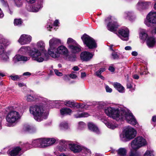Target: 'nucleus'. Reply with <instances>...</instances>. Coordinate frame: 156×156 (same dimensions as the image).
Listing matches in <instances>:
<instances>
[{"instance_id":"f257e3e1","label":"nucleus","mask_w":156,"mask_h":156,"mask_svg":"<svg viewBox=\"0 0 156 156\" xmlns=\"http://www.w3.org/2000/svg\"><path fill=\"white\" fill-rule=\"evenodd\" d=\"M105 112L108 116L116 120H125L128 123L133 125L137 123L132 114L127 109L120 110L117 108L109 107L105 109Z\"/></svg>"},{"instance_id":"f03ea898","label":"nucleus","mask_w":156,"mask_h":156,"mask_svg":"<svg viewBox=\"0 0 156 156\" xmlns=\"http://www.w3.org/2000/svg\"><path fill=\"white\" fill-rule=\"evenodd\" d=\"M30 112L34 116V119L38 122H41L47 118L48 111L45 106L43 105H37L30 106Z\"/></svg>"},{"instance_id":"7ed1b4c3","label":"nucleus","mask_w":156,"mask_h":156,"mask_svg":"<svg viewBox=\"0 0 156 156\" xmlns=\"http://www.w3.org/2000/svg\"><path fill=\"white\" fill-rule=\"evenodd\" d=\"M15 108L13 110L8 112L6 115V119L8 122L6 124L7 126H13L20 119L19 108Z\"/></svg>"},{"instance_id":"20e7f679","label":"nucleus","mask_w":156,"mask_h":156,"mask_svg":"<svg viewBox=\"0 0 156 156\" xmlns=\"http://www.w3.org/2000/svg\"><path fill=\"white\" fill-rule=\"evenodd\" d=\"M34 50H30L29 52V55L33 60L41 62L47 61L49 58L48 55L44 51H40L35 47L33 48Z\"/></svg>"},{"instance_id":"39448f33","label":"nucleus","mask_w":156,"mask_h":156,"mask_svg":"<svg viewBox=\"0 0 156 156\" xmlns=\"http://www.w3.org/2000/svg\"><path fill=\"white\" fill-rule=\"evenodd\" d=\"M66 48L63 46L61 45L58 47L48 48V54L52 58L55 59H58L61 56L66 55L67 52Z\"/></svg>"},{"instance_id":"423d86ee","label":"nucleus","mask_w":156,"mask_h":156,"mask_svg":"<svg viewBox=\"0 0 156 156\" xmlns=\"http://www.w3.org/2000/svg\"><path fill=\"white\" fill-rule=\"evenodd\" d=\"M136 131L134 128L128 127L125 128L120 134V137L122 141H127L134 138L136 134Z\"/></svg>"},{"instance_id":"0eeeda50","label":"nucleus","mask_w":156,"mask_h":156,"mask_svg":"<svg viewBox=\"0 0 156 156\" xmlns=\"http://www.w3.org/2000/svg\"><path fill=\"white\" fill-rule=\"evenodd\" d=\"M147 145L146 139L143 137L139 136L136 137L130 143L132 150L136 151L140 148Z\"/></svg>"},{"instance_id":"6e6552de","label":"nucleus","mask_w":156,"mask_h":156,"mask_svg":"<svg viewBox=\"0 0 156 156\" xmlns=\"http://www.w3.org/2000/svg\"><path fill=\"white\" fill-rule=\"evenodd\" d=\"M84 44L90 49L96 48L97 46L95 41L88 35L84 34L81 37Z\"/></svg>"},{"instance_id":"1a4fd4ad","label":"nucleus","mask_w":156,"mask_h":156,"mask_svg":"<svg viewBox=\"0 0 156 156\" xmlns=\"http://www.w3.org/2000/svg\"><path fill=\"white\" fill-rule=\"evenodd\" d=\"M144 23L148 27L151 26L152 24H156V12H149L144 20Z\"/></svg>"},{"instance_id":"9d476101","label":"nucleus","mask_w":156,"mask_h":156,"mask_svg":"<svg viewBox=\"0 0 156 156\" xmlns=\"http://www.w3.org/2000/svg\"><path fill=\"white\" fill-rule=\"evenodd\" d=\"M70 149L74 153H78L81 151L86 154L90 152V151L77 143H71L68 144Z\"/></svg>"},{"instance_id":"9b49d317","label":"nucleus","mask_w":156,"mask_h":156,"mask_svg":"<svg viewBox=\"0 0 156 156\" xmlns=\"http://www.w3.org/2000/svg\"><path fill=\"white\" fill-rule=\"evenodd\" d=\"M105 22L106 23H108L107 27L108 30L112 32L116 30L118 25L115 19L114 20L113 17L109 16L105 20Z\"/></svg>"},{"instance_id":"f8f14e48","label":"nucleus","mask_w":156,"mask_h":156,"mask_svg":"<svg viewBox=\"0 0 156 156\" xmlns=\"http://www.w3.org/2000/svg\"><path fill=\"white\" fill-rule=\"evenodd\" d=\"M32 38L30 35L23 34L21 35L18 41L21 45L27 44L31 42Z\"/></svg>"},{"instance_id":"ddd939ff","label":"nucleus","mask_w":156,"mask_h":156,"mask_svg":"<svg viewBox=\"0 0 156 156\" xmlns=\"http://www.w3.org/2000/svg\"><path fill=\"white\" fill-rule=\"evenodd\" d=\"M42 2L40 1L33 5H29L27 7V10L30 12H36L42 7Z\"/></svg>"},{"instance_id":"4468645a","label":"nucleus","mask_w":156,"mask_h":156,"mask_svg":"<svg viewBox=\"0 0 156 156\" xmlns=\"http://www.w3.org/2000/svg\"><path fill=\"white\" fill-rule=\"evenodd\" d=\"M119 37L122 40L127 41L129 40V30L127 28H124L119 30Z\"/></svg>"},{"instance_id":"2eb2a0df","label":"nucleus","mask_w":156,"mask_h":156,"mask_svg":"<svg viewBox=\"0 0 156 156\" xmlns=\"http://www.w3.org/2000/svg\"><path fill=\"white\" fill-rule=\"evenodd\" d=\"M93 55H94L90 52L84 51L81 53L80 57L82 61L87 62L91 59Z\"/></svg>"},{"instance_id":"dca6fc26","label":"nucleus","mask_w":156,"mask_h":156,"mask_svg":"<svg viewBox=\"0 0 156 156\" xmlns=\"http://www.w3.org/2000/svg\"><path fill=\"white\" fill-rule=\"evenodd\" d=\"M21 148L18 147L13 148L11 151H8L9 156H20L23 153Z\"/></svg>"},{"instance_id":"f3484780","label":"nucleus","mask_w":156,"mask_h":156,"mask_svg":"<svg viewBox=\"0 0 156 156\" xmlns=\"http://www.w3.org/2000/svg\"><path fill=\"white\" fill-rule=\"evenodd\" d=\"M68 47L70 52L74 54L79 53L81 51L80 46L77 43L74 45H70Z\"/></svg>"},{"instance_id":"a211bd4d","label":"nucleus","mask_w":156,"mask_h":156,"mask_svg":"<svg viewBox=\"0 0 156 156\" xmlns=\"http://www.w3.org/2000/svg\"><path fill=\"white\" fill-rule=\"evenodd\" d=\"M123 16L124 19L130 21L134 20L136 18L134 12L132 11H126L123 14Z\"/></svg>"},{"instance_id":"6ab92c4d","label":"nucleus","mask_w":156,"mask_h":156,"mask_svg":"<svg viewBox=\"0 0 156 156\" xmlns=\"http://www.w3.org/2000/svg\"><path fill=\"white\" fill-rule=\"evenodd\" d=\"M40 145H41L40 139H38L33 141L31 145H30L28 143L26 144L25 146L27 149H29L33 147H40Z\"/></svg>"},{"instance_id":"aec40b11","label":"nucleus","mask_w":156,"mask_h":156,"mask_svg":"<svg viewBox=\"0 0 156 156\" xmlns=\"http://www.w3.org/2000/svg\"><path fill=\"white\" fill-rule=\"evenodd\" d=\"M67 141L63 140H61L59 141V144L57 146V149L60 151H65L67 149Z\"/></svg>"},{"instance_id":"412c9836","label":"nucleus","mask_w":156,"mask_h":156,"mask_svg":"<svg viewBox=\"0 0 156 156\" xmlns=\"http://www.w3.org/2000/svg\"><path fill=\"white\" fill-rule=\"evenodd\" d=\"M30 59V57L21 55H16L13 58V61L15 63H16L19 61H23L26 62L28 61Z\"/></svg>"},{"instance_id":"4be33fe9","label":"nucleus","mask_w":156,"mask_h":156,"mask_svg":"<svg viewBox=\"0 0 156 156\" xmlns=\"http://www.w3.org/2000/svg\"><path fill=\"white\" fill-rule=\"evenodd\" d=\"M60 43V40L56 38H53L49 41V48H56L58 44Z\"/></svg>"},{"instance_id":"5701e85b","label":"nucleus","mask_w":156,"mask_h":156,"mask_svg":"<svg viewBox=\"0 0 156 156\" xmlns=\"http://www.w3.org/2000/svg\"><path fill=\"white\" fill-rule=\"evenodd\" d=\"M67 50V52L66 55H63V57L65 59L71 62H74L76 60V56L75 55H70L69 54V51L68 49L66 48Z\"/></svg>"},{"instance_id":"b1692460","label":"nucleus","mask_w":156,"mask_h":156,"mask_svg":"<svg viewBox=\"0 0 156 156\" xmlns=\"http://www.w3.org/2000/svg\"><path fill=\"white\" fill-rule=\"evenodd\" d=\"M155 43V38L154 36H149L147 40V45L149 48L153 47Z\"/></svg>"},{"instance_id":"393cba45","label":"nucleus","mask_w":156,"mask_h":156,"mask_svg":"<svg viewBox=\"0 0 156 156\" xmlns=\"http://www.w3.org/2000/svg\"><path fill=\"white\" fill-rule=\"evenodd\" d=\"M30 50H34L33 48L30 49V47L28 46H23L21 47L18 51V53L21 54H26L28 53Z\"/></svg>"},{"instance_id":"a878e982","label":"nucleus","mask_w":156,"mask_h":156,"mask_svg":"<svg viewBox=\"0 0 156 156\" xmlns=\"http://www.w3.org/2000/svg\"><path fill=\"white\" fill-rule=\"evenodd\" d=\"M114 88L120 93H124L125 92L124 87L120 83L115 82L112 83Z\"/></svg>"},{"instance_id":"bb28decb","label":"nucleus","mask_w":156,"mask_h":156,"mask_svg":"<svg viewBox=\"0 0 156 156\" xmlns=\"http://www.w3.org/2000/svg\"><path fill=\"white\" fill-rule=\"evenodd\" d=\"M45 44L44 42L40 41L37 42L36 44V46L37 48H35L37 49H38L40 51H44L45 49Z\"/></svg>"},{"instance_id":"cd10ccee","label":"nucleus","mask_w":156,"mask_h":156,"mask_svg":"<svg viewBox=\"0 0 156 156\" xmlns=\"http://www.w3.org/2000/svg\"><path fill=\"white\" fill-rule=\"evenodd\" d=\"M88 128L90 130L92 131L97 134L100 133V131L97 126L93 123H89L88 124Z\"/></svg>"},{"instance_id":"c85d7f7f","label":"nucleus","mask_w":156,"mask_h":156,"mask_svg":"<svg viewBox=\"0 0 156 156\" xmlns=\"http://www.w3.org/2000/svg\"><path fill=\"white\" fill-rule=\"evenodd\" d=\"M148 36L146 30L144 29H142L140 33V37L141 40H145L147 39Z\"/></svg>"},{"instance_id":"c756f323","label":"nucleus","mask_w":156,"mask_h":156,"mask_svg":"<svg viewBox=\"0 0 156 156\" xmlns=\"http://www.w3.org/2000/svg\"><path fill=\"white\" fill-rule=\"evenodd\" d=\"M10 43L9 41L5 38H2L0 39V46L6 48Z\"/></svg>"},{"instance_id":"7c9ffc66","label":"nucleus","mask_w":156,"mask_h":156,"mask_svg":"<svg viewBox=\"0 0 156 156\" xmlns=\"http://www.w3.org/2000/svg\"><path fill=\"white\" fill-rule=\"evenodd\" d=\"M90 115L87 112H78L74 115V116L76 118L82 117H87L89 116Z\"/></svg>"},{"instance_id":"2f4dec72","label":"nucleus","mask_w":156,"mask_h":156,"mask_svg":"<svg viewBox=\"0 0 156 156\" xmlns=\"http://www.w3.org/2000/svg\"><path fill=\"white\" fill-rule=\"evenodd\" d=\"M35 95H31V94H27L25 97L26 101L28 102H31L35 101L38 98Z\"/></svg>"},{"instance_id":"473e14b6","label":"nucleus","mask_w":156,"mask_h":156,"mask_svg":"<svg viewBox=\"0 0 156 156\" xmlns=\"http://www.w3.org/2000/svg\"><path fill=\"white\" fill-rule=\"evenodd\" d=\"M102 122L108 128L111 129H114L117 126V125L113 124L111 122H108L107 120H103Z\"/></svg>"},{"instance_id":"72a5a7b5","label":"nucleus","mask_w":156,"mask_h":156,"mask_svg":"<svg viewBox=\"0 0 156 156\" xmlns=\"http://www.w3.org/2000/svg\"><path fill=\"white\" fill-rule=\"evenodd\" d=\"M65 104L67 106L71 108L76 107L78 108L80 106L79 104L76 103L75 102H72L69 101H66L65 102Z\"/></svg>"},{"instance_id":"f704fd0d","label":"nucleus","mask_w":156,"mask_h":156,"mask_svg":"<svg viewBox=\"0 0 156 156\" xmlns=\"http://www.w3.org/2000/svg\"><path fill=\"white\" fill-rule=\"evenodd\" d=\"M117 151L118 154L120 156H125L127 153V150L125 148H120Z\"/></svg>"},{"instance_id":"c9c22d12","label":"nucleus","mask_w":156,"mask_h":156,"mask_svg":"<svg viewBox=\"0 0 156 156\" xmlns=\"http://www.w3.org/2000/svg\"><path fill=\"white\" fill-rule=\"evenodd\" d=\"M72 111L69 108H62L60 110V113L62 115H69L72 113Z\"/></svg>"},{"instance_id":"e433bc0d","label":"nucleus","mask_w":156,"mask_h":156,"mask_svg":"<svg viewBox=\"0 0 156 156\" xmlns=\"http://www.w3.org/2000/svg\"><path fill=\"white\" fill-rule=\"evenodd\" d=\"M5 48L0 46V55H1L3 59L8 58L7 55V53L5 50Z\"/></svg>"},{"instance_id":"4c0bfd02","label":"nucleus","mask_w":156,"mask_h":156,"mask_svg":"<svg viewBox=\"0 0 156 156\" xmlns=\"http://www.w3.org/2000/svg\"><path fill=\"white\" fill-rule=\"evenodd\" d=\"M40 141L41 145H40V147L43 148L48 147L47 139L40 138Z\"/></svg>"},{"instance_id":"58836bf2","label":"nucleus","mask_w":156,"mask_h":156,"mask_svg":"<svg viewBox=\"0 0 156 156\" xmlns=\"http://www.w3.org/2000/svg\"><path fill=\"white\" fill-rule=\"evenodd\" d=\"M59 127L61 129H67L69 128V126L66 122H64L60 124Z\"/></svg>"},{"instance_id":"ea45409f","label":"nucleus","mask_w":156,"mask_h":156,"mask_svg":"<svg viewBox=\"0 0 156 156\" xmlns=\"http://www.w3.org/2000/svg\"><path fill=\"white\" fill-rule=\"evenodd\" d=\"M105 70V69L104 68H101L99 69V70L97 71L96 73V75L100 78L101 79H104V77L102 76L101 75V73Z\"/></svg>"},{"instance_id":"a19ab883","label":"nucleus","mask_w":156,"mask_h":156,"mask_svg":"<svg viewBox=\"0 0 156 156\" xmlns=\"http://www.w3.org/2000/svg\"><path fill=\"white\" fill-rule=\"evenodd\" d=\"M56 140L54 138H47L48 147L53 144L55 142Z\"/></svg>"},{"instance_id":"79ce46f5","label":"nucleus","mask_w":156,"mask_h":156,"mask_svg":"<svg viewBox=\"0 0 156 156\" xmlns=\"http://www.w3.org/2000/svg\"><path fill=\"white\" fill-rule=\"evenodd\" d=\"M137 9L139 10H141L144 9L143 3L142 1H139L136 4V6Z\"/></svg>"},{"instance_id":"37998d69","label":"nucleus","mask_w":156,"mask_h":156,"mask_svg":"<svg viewBox=\"0 0 156 156\" xmlns=\"http://www.w3.org/2000/svg\"><path fill=\"white\" fill-rule=\"evenodd\" d=\"M67 43L68 45V46H69L70 45L75 44L77 43L75 40L72 38H69L67 39Z\"/></svg>"},{"instance_id":"c03bdc74","label":"nucleus","mask_w":156,"mask_h":156,"mask_svg":"<svg viewBox=\"0 0 156 156\" xmlns=\"http://www.w3.org/2000/svg\"><path fill=\"white\" fill-rule=\"evenodd\" d=\"M144 156H154L153 151L151 150H147L145 152Z\"/></svg>"},{"instance_id":"a18cd8bd","label":"nucleus","mask_w":156,"mask_h":156,"mask_svg":"<svg viewBox=\"0 0 156 156\" xmlns=\"http://www.w3.org/2000/svg\"><path fill=\"white\" fill-rule=\"evenodd\" d=\"M144 9L147 8L149 5H150L151 2H150L144 1L143 2Z\"/></svg>"},{"instance_id":"49530a36","label":"nucleus","mask_w":156,"mask_h":156,"mask_svg":"<svg viewBox=\"0 0 156 156\" xmlns=\"http://www.w3.org/2000/svg\"><path fill=\"white\" fill-rule=\"evenodd\" d=\"M22 23V21L21 19H15L14 20V24L15 25H20Z\"/></svg>"},{"instance_id":"de8ad7c7","label":"nucleus","mask_w":156,"mask_h":156,"mask_svg":"<svg viewBox=\"0 0 156 156\" xmlns=\"http://www.w3.org/2000/svg\"><path fill=\"white\" fill-rule=\"evenodd\" d=\"M112 58L114 59H117L119 58V56L117 53L113 51L112 53Z\"/></svg>"},{"instance_id":"09e8293b","label":"nucleus","mask_w":156,"mask_h":156,"mask_svg":"<svg viewBox=\"0 0 156 156\" xmlns=\"http://www.w3.org/2000/svg\"><path fill=\"white\" fill-rule=\"evenodd\" d=\"M74 73V72H72L69 75V77L71 79H75L77 78V76Z\"/></svg>"},{"instance_id":"8fccbe9b","label":"nucleus","mask_w":156,"mask_h":156,"mask_svg":"<svg viewBox=\"0 0 156 156\" xmlns=\"http://www.w3.org/2000/svg\"><path fill=\"white\" fill-rule=\"evenodd\" d=\"M86 126L85 123L83 122H80L79 123V128L81 129L84 128Z\"/></svg>"},{"instance_id":"3c124183","label":"nucleus","mask_w":156,"mask_h":156,"mask_svg":"<svg viewBox=\"0 0 156 156\" xmlns=\"http://www.w3.org/2000/svg\"><path fill=\"white\" fill-rule=\"evenodd\" d=\"M32 129V128L29 125H26L24 127V129L26 131H31Z\"/></svg>"},{"instance_id":"603ef678","label":"nucleus","mask_w":156,"mask_h":156,"mask_svg":"<svg viewBox=\"0 0 156 156\" xmlns=\"http://www.w3.org/2000/svg\"><path fill=\"white\" fill-rule=\"evenodd\" d=\"M10 77L13 80H17L19 79L20 78L19 76L18 75L10 76Z\"/></svg>"},{"instance_id":"864d4df0","label":"nucleus","mask_w":156,"mask_h":156,"mask_svg":"<svg viewBox=\"0 0 156 156\" xmlns=\"http://www.w3.org/2000/svg\"><path fill=\"white\" fill-rule=\"evenodd\" d=\"M127 88L130 89L131 90H134V89L133 88V85L130 83H128L127 85Z\"/></svg>"},{"instance_id":"5fc2aeb1","label":"nucleus","mask_w":156,"mask_h":156,"mask_svg":"<svg viewBox=\"0 0 156 156\" xmlns=\"http://www.w3.org/2000/svg\"><path fill=\"white\" fill-rule=\"evenodd\" d=\"M80 106H79V108H83L85 109H87L88 108V105L87 104L86 105H83L81 104H79Z\"/></svg>"},{"instance_id":"6e6d98bb","label":"nucleus","mask_w":156,"mask_h":156,"mask_svg":"<svg viewBox=\"0 0 156 156\" xmlns=\"http://www.w3.org/2000/svg\"><path fill=\"white\" fill-rule=\"evenodd\" d=\"M105 88L107 92L111 93L112 91V89L109 87L107 85L105 86Z\"/></svg>"},{"instance_id":"4d7b16f0","label":"nucleus","mask_w":156,"mask_h":156,"mask_svg":"<svg viewBox=\"0 0 156 156\" xmlns=\"http://www.w3.org/2000/svg\"><path fill=\"white\" fill-rule=\"evenodd\" d=\"M54 72L55 74L58 76H61L62 75V73L61 72H59L57 69H55Z\"/></svg>"},{"instance_id":"13d9d810","label":"nucleus","mask_w":156,"mask_h":156,"mask_svg":"<svg viewBox=\"0 0 156 156\" xmlns=\"http://www.w3.org/2000/svg\"><path fill=\"white\" fill-rule=\"evenodd\" d=\"M5 9L10 14H12V11L10 9H9L8 5H6Z\"/></svg>"},{"instance_id":"bf43d9fd","label":"nucleus","mask_w":156,"mask_h":156,"mask_svg":"<svg viewBox=\"0 0 156 156\" xmlns=\"http://www.w3.org/2000/svg\"><path fill=\"white\" fill-rule=\"evenodd\" d=\"M52 28L51 23H48L47 25V28L49 30H51V29Z\"/></svg>"},{"instance_id":"052dcab7","label":"nucleus","mask_w":156,"mask_h":156,"mask_svg":"<svg viewBox=\"0 0 156 156\" xmlns=\"http://www.w3.org/2000/svg\"><path fill=\"white\" fill-rule=\"evenodd\" d=\"M63 78L64 80L66 81H69L70 80V79L69 78V77L67 75H66L65 76H64Z\"/></svg>"},{"instance_id":"680f3d73","label":"nucleus","mask_w":156,"mask_h":156,"mask_svg":"<svg viewBox=\"0 0 156 156\" xmlns=\"http://www.w3.org/2000/svg\"><path fill=\"white\" fill-rule=\"evenodd\" d=\"M59 23L58 21V20H56L54 22V25L55 26H58Z\"/></svg>"},{"instance_id":"e2e57ef3","label":"nucleus","mask_w":156,"mask_h":156,"mask_svg":"<svg viewBox=\"0 0 156 156\" xmlns=\"http://www.w3.org/2000/svg\"><path fill=\"white\" fill-rule=\"evenodd\" d=\"M131 54L133 56H136L137 55L138 53L136 51H133L132 52Z\"/></svg>"},{"instance_id":"0e129e2a","label":"nucleus","mask_w":156,"mask_h":156,"mask_svg":"<svg viewBox=\"0 0 156 156\" xmlns=\"http://www.w3.org/2000/svg\"><path fill=\"white\" fill-rule=\"evenodd\" d=\"M72 69L75 71H77L79 70V68L77 66H75L72 68Z\"/></svg>"},{"instance_id":"69168bd1","label":"nucleus","mask_w":156,"mask_h":156,"mask_svg":"<svg viewBox=\"0 0 156 156\" xmlns=\"http://www.w3.org/2000/svg\"><path fill=\"white\" fill-rule=\"evenodd\" d=\"M109 70L111 72H113L115 70V69L112 66H110L109 67Z\"/></svg>"},{"instance_id":"338daca9","label":"nucleus","mask_w":156,"mask_h":156,"mask_svg":"<svg viewBox=\"0 0 156 156\" xmlns=\"http://www.w3.org/2000/svg\"><path fill=\"white\" fill-rule=\"evenodd\" d=\"M86 76V74L85 73H81V77L83 78Z\"/></svg>"},{"instance_id":"774afa93","label":"nucleus","mask_w":156,"mask_h":156,"mask_svg":"<svg viewBox=\"0 0 156 156\" xmlns=\"http://www.w3.org/2000/svg\"><path fill=\"white\" fill-rule=\"evenodd\" d=\"M151 32L153 34H156V27L153 29L152 30Z\"/></svg>"}]
</instances>
